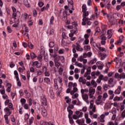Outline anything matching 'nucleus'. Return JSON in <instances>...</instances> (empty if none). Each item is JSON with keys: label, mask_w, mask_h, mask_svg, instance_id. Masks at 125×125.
I'll list each match as a JSON object with an SVG mask.
<instances>
[{"label": "nucleus", "mask_w": 125, "mask_h": 125, "mask_svg": "<svg viewBox=\"0 0 125 125\" xmlns=\"http://www.w3.org/2000/svg\"><path fill=\"white\" fill-rule=\"evenodd\" d=\"M83 14V22L82 25L85 26V25H88L89 26L91 25V21H90V19H88L86 17L88 16L89 13L88 11H87V9L86 8V5L83 4L82 6Z\"/></svg>", "instance_id": "f257e3e1"}, {"label": "nucleus", "mask_w": 125, "mask_h": 125, "mask_svg": "<svg viewBox=\"0 0 125 125\" xmlns=\"http://www.w3.org/2000/svg\"><path fill=\"white\" fill-rule=\"evenodd\" d=\"M12 10L13 11V14L12 17L15 18V19H18L20 17L21 14L19 11H16V8L15 7H12Z\"/></svg>", "instance_id": "f03ea898"}, {"label": "nucleus", "mask_w": 125, "mask_h": 125, "mask_svg": "<svg viewBox=\"0 0 125 125\" xmlns=\"http://www.w3.org/2000/svg\"><path fill=\"white\" fill-rule=\"evenodd\" d=\"M75 114H74L73 116V118L74 120H78L80 119V118H83V113L80 112L79 111H76L75 112Z\"/></svg>", "instance_id": "7ed1b4c3"}, {"label": "nucleus", "mask_w": 125, "mask_h": 125, "mask_svg": "<svg viewBox=\"0 0 125 125\" xmlns=\"http://www.w3.org/2000/svg\"><path fill=\"white\" fill-rule=\"evenodd\" d=\"M104 101H105V100H103L102 95H100L98 96L97 100L96 102L98 105H103L104 104Z\"/></svg>", "instance_id": "20e7f679"}, {"label": "nucleus", "mask_w": 125, "mask_h": 125, "mask_svg": "<svg viewBox=\"0 0 125 125\" xmlns=\"http://www.w3.org/2000/svg\"><path fill=\"white\" fill-rule=\"evenodd\" d=\"M41 101L42 105H43L44 106H46L47 105V100L46 99L45 96L43 95L41 96Z\"/></svg>", "instance_id": "39448f33"}, {"label": "nucleus", "mask_w": 125, "mask_h": 125, "mask_svg": "<svg viewBox=\"0 0 125 125\" xmlns=\"http://www.w3.org/2000/svg\"><path fill=\"white\" fill-rule=\"evenodd\" d=\"M54 87L55 89H58L57 91V95H60V93H61V89H58V85L57 84V80H54Z\"/></svg>", "instance_id": "423d86ee"}, {"label": "nucleus", "mask_w": 125, "mask_h": 125, "mask_svg": "<svg viewBox=\"0 0 125 125\" xmlns=\"http://www.w3.org/2000/svg\"><path fill=\"white\" fill-rule=\"evenodd\" d=\"M114 61L116 62V68H119L121 67V65H122V60L119 59L118 58H116L114 59Z\"/></svg>", "instance_id": "0eeeda50"}, {"label": "nucleus", "mask_w": 125, "mask_h": 125, "mask_svg": "<svg viewBox=\"0 0 125 125\" xmlns=\"http://www.w3.org/2000/svg\"><path fill=\"white\" fill-rule=\"evenodd\" d=\"M33 66H35L36 68H42V62H39L38 61H35L33 62Z\"/></svg>", "instance_id": "6e6552de"}, {"label": "nucleus", "mask_w": 125, "mask_h": 125, "mask_svg": "<svg viewBox=\"0 0 125 125\" xmlns=\"http://www.w3.org/2000/svg\"><path fill=\"white\" fill-rule=\"evenodd\" d=\"M96 64L99 70H102V69H103V67H104V64L102 62H97Z\"/></svg>", "instance_id": "1a4fd4ad"}, {"label": "nucleus", "mask_w": 125, "mask_h": 125, "mask_svg": "<svg viewBox=\"0 0 125 125\" xmlns=\"http://www.w3.org/2000/svg\"><path fill=\"white\" fill-rule=\"evenodd\" d=\"M82 98L87 104H89V102L88 101V95L86 94L85 95H82Z\"/></svg>", "instance_id": "9d476101"}, {"label": "nucleus", "mask_w": 125, "mask_h": 125, "mask_svg": "<svg viewBox=\"0 0 125 125\" xmlns=\"http://www.w3.org/2000/svg\"><path fill=\"white\" fill-rule=\"evenodd\" d=\"M48 95L49 96H50L51 98L52 99L54 98V96H55V95H54V92L53 91L52 88H50L48 92Z\"/></svg>", "instance_id": "9b49d317"}, {"label": "nucleus", "mask_w": 125, "mask_h": 125, "mask_svg": "<svg viewBox=\"0 0 125 125\" xmlns=\"http://www.w3.org/2000/svg\"><path fill=\"white\" fill-rule=\"evenodd\" d=\"M73 49H72V52L74 54V57L75 58H78L79 57V55L76 52H77V50H76V46L75 45H72Z\"/></svg>", "instance_id": "f8f14e48"}, {"label": "nucleus", "mask_w": 125, "mask_h": 125, "mask_svg": "<svg viewBox=\"0 0 125 125\" xmlns=\"http://www.w3.org/2000/svg\"><path fill=\"white\" fill-rule=\"evenodd\" d=\"M75 29L71 30V33L69 34V37H73L74 35L78 34V28H74Z\"/></svg>", "instance_id": "ddd939ff"}, {"label": "nucleus", "mask_w": 125, "mask_h": 125, "mask_svg": "<svg viewBox=\"0 0 125 125\" xmlns=\"http://www.w3.org/2000/svg\"><path fill=\"white\" fill-rule=\"evenodd\" d=\"M113 83H114V79L113 78H110L108 81V83L110 87H113V86L115 85Z\"/></svg>", "instance_id": "4468645a"}, {"label": "nucleus", "mask_w": 125, "mask_h": 125, "mask_svg": "<svg viewBox=\"0 0 125 125\" xmlns=\"http://www.w3.org/2000/svg\"><path fill=\"white\" fill-rule=\"evenodd\" d=\"M92 101H91L90 103L89 109H92L93 112H96V107H95V105H93V103H92Z\"/></svg>", "instance_id": "2eb2a0df"}, {"label": "nucleus", "mask_w": 125, "mask_h": 125, "mask_svg": "<svg viewBox=\"0 0 125 125\" xmlns=\"http://www.w3.org/2000/svg\"><path fill=\"white\" fill-rule=\"evenodd\" d=\"M78 61L83 62V64H86V63H87V60L83 59V56H81L80 58H79Z\"/></svg>", "instance_id": "dca6fc26"}, {"label": "nucleus", "mask_w": 125, "mask_h": 125, "mask_svg": "<svg viewBox=\"0 0 125 125\" xmlns=\"http://www.w3.org/2000/svg\"><path fill=\"white\" fill-rule=\"evenodd\" d=\"M74 45L75 46V48L77 51H83V49L80 44L76 43V45Z\"/></svg>", "instance_id": "f3484780"}, {"label": "nucleus", "mask_w": 125, "mask_h": 125, "mask_svg": "<svg viewBox=\"0 0 125 125\" xmlns=\"http://www.w3.org/2000/svg\"><path fill=\"white\" fill-rule=\"evenodd\" d=\"M29 70L31 73H36L37 71H38V69H37V67H35L34 66H29Z\"/></svg>", "instance_id": "a211bd4d"}, {"label": "nucleus", "mask_w": 125, "mask_h": 125, "mask_svg": "<svg viewBox=\"0 0 125 125\" xmlns=\"http://www.w3.org/2000/svg\"><path fill=\"white\" fill-rule=\"evenodd\" d=\"M99 56H100L101 57V60H104L108 56L107 54L105 53H99Z\"/></svg>", "instance_id": "6ab92c4d"}, {"label": "nucleus", "mask_w": 125, "mask_h": 125, "mask_svg": "<svg viewBox=\"0 0 125 125\" xmlns=\"http://www.w3.org/2000/svg\"><path fill=\"white\" fill-rule=\"evenodd\" d=\"M95 89L93 88H89V93L88 94V95H91L95 94Z\"/></svg>", "instance_id": "aec40b11"}, {"label": "nucleus", "mask_w": 125, "mask_h": 125, "mask_svg": "<svg viewBox=\"0 0 125 125\" xmlns=\"http://www.w3.org/2000/svg\"><path fill=\"white\" fill-rule=\"evenodd\" d=\"M103 75L101 74L99 76L98 79H97L96 83H101V81H103Z\"/></svg>", "instance_id": "412c9836"}, {"label": "nucleus", "mask_w": 125, "mask_h": 125, "mask_svg": "<svg viewBox=\"0 0 125 125\" xmlns=\"http://www.w3.org/2000/svg\"><path fill=\"white\" fill-rule=\"evenodd\" d=\"M42 114L43 117H46L47 116V110L45 108H42Z\"/></svg>", "instance_id": "4be33fe9"}, {"label": "nucleus", "mask_w": 125, "mask_h": 125, "mask_svg": "<svg viewBox=\"0 0 125 125\" xmlns=\"http://www.w3.org/2000/svg\"><path fill=\"white\" fill-rule=\"evenodd\" d=\"M121 91H122V86H119L117 89H116L114 92L115 94H120Z\"/></svg>", "instance_id": "5701e85b"}, {"label": "nucleus", "mask_w": 125, "mask_h": 125, "mask_svg": "<svg viewBox=\"0 0 125 125\" xmlns=\"http://www.w3.org/2000/svg\"><path fill=\"white\" fill-rule=\"evenodd\" d=\"M42 57H43V55L41 53L37 56V59L41 62H42Z\"/></svg>", "instance_id": "b1692460"}, {"label": "nucleus", "mask_w": 125, "mask_h": 125, "mask_svg": "<svg viewBox=\"0 0 125 125\" xmlns=\"http://www.w3.org/2000/svg\"><path fill=\"white\" fill-rule=\"evenodd\" d=\"M76 123L79 125H83L84 124V120L78 119L76 121Z\"/></svg>", "instance_id": "393cba45"}, {"label": "nucleus", "mask_w": 125, "mask_h": 125, "mask_svg": "<svg viewBox=\"0 0 125 125\" xmlns=\"http://www.w3.org/2000/svg\"><path fill=\"white\" fill-rule=\"evenodd\" d=\"M107 38L110 40L111 38H112V36H113V33H112V30H108L107 31Z\"/></svg>", "instance_id": "a878e982"}, {"label": "nucleus", "mask_w": 125, "mask_h": 125, "mask_svg": "<svg viewBox=\"0 0 125 125\" xmlns=\"http://www.w3.org/2000/svg\"><path fill=\"white\" fill-rule=\"evenodd\" d=\"M44 83H46L47 84H50L51 82H50V79L48 77H46L44 79Z\"/></svg>", "instance_id": "bb28decb"}, {"label": "nucleus", "mask_w": 125, "mask_h": 125, "mask_svg": "<svg viewBox=\"0 0 125 125\" xmlns=\"http://www.w3.org/2000/svg\"><path fill=\"white\" fill-rule=\"evenodd\" d=\"M6 86L7 87V88L6 89V91H7V92H10V91H11V86H12V85L11 83H7L6 84Z\"/></svg>", "instance_id": "cd10ccee"}, {"label": "nucleus", "mask_w": 125, "mask_h": 125, "mask_svg": "<svg viewBox=\"0 0 125 125\" xmlns=\"http://www.w3.org/2000/svg\"><path fill=\"white\" fill-rule=\"evenodd\" d=\"M5 111L7 116H10V115H11V112L10 111V109H9V108L6 107L5 108Z\"/></svg>", "instance_id": "c85d7f7f"}, {"label": "nucleus", "mask_w": 125, "mask_h": 125, "mask_svg": "<svg viewBox=\"0 0 125 125\" xmlns=\"http://www.w3.org/2000/svg\"><path fill=\"white\" fill-rule=\"evenodd\" d=\"M65 100L67 104H70V103H71V102L72 101V99H70L69 96L65 97Z\"/></svg>", "instance_id": "c756f323"}, {"label": "nucleus", "mask_w": 125, "mask_h": 125, "mask_svg": "<svg viewBox=\"0 0 125 125\" xmlns=\"http://www.w3.org/2000/svg\"><path fill=\"white\" fill-rule=\"evenodd\" d=\"M97 61V59L96 58H94L90 61L89 64L91 65H93V64H95V63H96Z\"/></svg>", "instance_id": "7c9ffc66"}, {"label": "nucleus", "mask_w": 125, "mask_h": 125, "mask_svg": "<svg viewBox=\"0 0 125 125\" xmlns=\"http://www.w3.org/2000/svg\"><path fill=\"white\" fill-rule=\"evenodd\" d=\"M98 48L99 49L101 52H104H104L107 51V50L106 49V48L104 47H100V45H99V47H98Z\"/></svg>", "instance_id": "2f4dec72"}, {"label": "nucleus", "mask_w": 125, "mask_h": 125, "mask_svg": "<svg viewBox=\"0 0 125 125\" xmlns=\"http://www.w3.org/2000/svg\"><path fill=\"white\" fill-rule=\"evenodd\" d=\"M30 57L31 58V59H35V58H37V55H36V54H35V53L31 52L30 53Z\"/></svg>", "instance_id": "473e14b6"}, {"label": "nucleus", "mask_w": 125, "mask_h": 125, "mask_svg": "<svg viewBox=\"0 0 125 125\" xmlns=\"http://www.w3.org/2000/svg\"><path fill=\"white\" fill-rule=\"evenodd\" d=\"M100 118L101 123H104L105 122V115L104 114H102L101 115Z\"/></svg>", "instance_id": "72a5a7b5"}, {"label": "nucleus", "mask_w": 125, "mask_h": 125, "mask_svg": "<svg viewBox=\"0 0 125 125\" xmlns=\"http://www.w3.org/2000/svg\"><path fill=\"white\" fill-rule=\"evenodd\" d=\"M78 91V88L77 87H74L73 88V90H71L70 92V94H74V93H76Z\"/></svg>", "instance_id": "f704fd0d"}, {"label": "nucleus", "mask_w": 125, "mask_h": 125, "mask_svg": "<svg viewBox=\"0 0 125 125\" xmlns=\"http://www.w3.org/2000/svg\"><path fill=\"white\" fill-rule=\"evenodd\" d=\"M55 63V66L56 67V68H58L60 66V65H61V63L59 62V61H56L54 62Z\"/></svg>", "instance_id": "c9c22d12"}, {"label": "nucleus", "mask_w": 125, "mask_h": 125, "mask_svg": "<svg viewBox=\"0 0 125 125\" xmlns=\"http://www.w3.org/2000/svg\"><path fill=\"white\" fill-rule=\"evenodd\" d=\"M15 20H16V19L12 17V18L10 19V24L12 25V24L15 23Z\"/></svg>", "instance_id": "e433bc0d"}, {"label": "nucleus", "mask_w": 125, "mask_h": 125, "mask_svg": "<svg viewBox=\"0 0 125 125\" xmlns=\"http://www.w3.org/2000/svg\"><path fill=\"white\" fill-rule=\"evenodd\" d=\"M23 4H24L26 7H30V4H29L28 0H23Z\"/></svg>", "instance_id": "4c0bfd02"}, {"label": "nucleus", "mask_w": 125, "mask_h": 125, "mask_svg": "<svg viewBox=\"0 0 125 125\" xmlns=\"http://www.w3.org/2000/svg\"><path fill=\"white\" fill-rule=\"evenodd\" d=\"M67 2L68 3L69 6L71 5V7H74V6L73 5V4H74L73 0H67Z\"/></svg>", "instance_id": "58836bf2"}, {"label": "nucleus", "mask_w": 125, "mask_h": 125, "mask_svg": "<svg viewBox=\"0 0 125 125\" xmlns=\"http://www.w3.org/2000/svg\"><path fill=\"white\" fill-rule=\"evenodd\" d=\"M54 22V16H52L50 19V25H53Z\"/></svg>", "instance_id": "ea45409f"}, {"label": "nucleus", "mask_w": 125, "mask_h": 125, "mask_svg": "<svg viewBox=\"0 0 125 125\" xmlns=\"http://www.w3.org/2000/svg\"><path fill=\"white\" fill-rule=\"evenodd\" d=\"M71 95H72V98H73V99H76V98H78V97H79V94L78 93L71 94Z\"/></svg>", "instance_id": "a19ab883"}, {"label": "nucleus", "mask_w": 125, "mask_h": 125, "mask_svg": "<svg viewBox=\"0 0 125 125\" xmlns=\"http://www.w3.org/2000/svg\"><path fill=\"white\" fill-rule=\"evenodd\" d=\"M14 74L15 75V77L16 80H19V76L18 75V72L17 71V70H15Z\"/></svg>", "instance_id": "79ce46f5"}, {"label": "nucleus", "mask_w": 125, "mask_h": 125, "mask_svg": "<svg viewBox=\"0 0 125 125\" xmlns=\"http://www.w3.org/2000/svg\"><path fill=\"white\" fill-rule=\"evenodd\" d=\"M91 83L92 84L93 87H96L97 86V83L93 80L91 81Z\"/></svg>", "instance_id": "37998d69"}, {"label": "nucleus", "mask_w": 125, "mask_h": 125, "mask_svg": "<svg viewBox=\"0 0 125 125\" xmlns=\"http://www.w3.org/2000/svg\"><path fill=\"white\" fill-rule=\"evenodd\" d=\"M67 112H68V117H72V115L74 113L71 109L69 108L67 109Z\"/></svg>", "instance_id": "c03bdc74"}, {"label": "nucleus", "mask_w": 125, "mask_h": 125, "mask_svg": "<svg viewBox=\"0 0 125 125\" xmlns=\"http://www.w3.org/2000/svg\"><path fill=\"white\" fill-rule=\"evenodd\" d=\"M72 25L74 26V29L78 28L77 27L78 26V21H74L72 22Z\"/></svg>", "instance_id": "a18cd8bd"}, {"label": "nucleus", "mask_w": 125, "mask_h": 125, "mask_svg": "<svg viewBox=\"0 0 125 125\" xmlns=\"http://www.w3.org/2000/svg\"><path fill=\"white\" fill-rule=\"evenodd\" d=\"M84 48L85 51H89V50H90L91 47L90 46L85 45L84 46Z\"/></svg>", "instance_id": "49530a36"}, {"label": "nucleus", "mask_w": 125, "mask_h": 125, "mask_svg": "<svg viewBox=\"0 0 125 125\" xmlns=\"http://www.w3.org/2000/svg\"><path fill=\"white\" fill-rule=\"evenodd\" d=\"M110 87V85H108L107 84H105L103 86V87L104 90H107L108 88Z\"/></svg>", "instance_id": "de8ad7c7"}, {"label": "nucleus", "mask_w": 125, "mask_h": 125, "mask_svg": "<svg viewBox=\"0 0 125 125\" xmlns=\"http://www.w3.org/2000/svg\"><path fill=\"white\" fill-rule=\"evenodd\" d=\"M91 45H93V46L94 47H99V45L98 44H97L95 42H92L90 43Z\"/></svg>", "instance_id": "09e8293b"}, {"label": "nucleus", "mask_w": 125, "mask_h": 125, "mask_svg": "<svg viewBox=\"0 0 125 125\" xmlns=\"http://www.w3.org/2000/svg\"><path fill=\"white\" fill-rule=\"evenodd\" d=\"M124 36H121L119 37V40L118 41V43L123 42H124Z\"/></svg>", "instance_id": "8fccbe9b"}, {"label": "nucleus", "mask_w": 125, "mask_h": 125, "mask_svg": "<svg viewBox=\"0 0 125 125\" xmlns=\"http://www.w3.org/2000/svg\"><path fill=\"white\" fill-rule=\"evenodd\" d=\"M55 46V45L54 44V42H50L49 44V47H50L51 48H53V47H54Z\"/></svg>", "instance_id": "3c124183"}, {"label": "nucleus", "mask_w": 125, "mask_h": 125, "mask_svg": "<svg viewBox=\"0 0 125 125\" xmlns=\"http://www.w3.org/2000/svg\"><path fill=\"white\" fill-rule=\"evenodd\" d=\"M75 66H77L78 67H79L80 68H82L83 67V64L81 63H79L78 62H76L75 63Z\"/></svg>", "instance_id": "603ef678"}, {"label": "nucleus", "mask_w": 125, "mask_h": 125, "mask_svg": "<svg viewBox=\"0 0 125 125\" xmlns=\"http://www.w3.org/2000/svg\"><path fill=\"white\" fill-rule=\"evenodd\" d=\"M21 105L23 106L26 103V99L22 98L21 99Z\"/></svg>", "instance_id": "864d4df0"}, {"label": "nucleus", "mask_w": 125, "mask_h": 125, "mask_svg": "<svg viewBox=\"0 0 125 125\" xmlns=\"http://www.w3.org/2000/svg\"><path fill=\"white\" fill-rule=\"evenodd\" d=\"M107 97H108V94L107 93H104L103 96V100L105 101L106 98H107Z\"/></svg>", "instance_id": "5fc2aeb1"}, {"label": "nucleus", "mask_w": 125, "mask_h": 125, "mask_svg": "<svg viewBox=\"0 0 125 125\" xmlns=\"http://www.w3.org/2000/svg\"><path fill=\"white\" fill-rule=\"evenodd\" d=\"M63 69L62 67H60L59 69V75H62V74H63Z\"/></svg>", "instance_id": "6e6d98bb"}, {"label": "nucleus", "mask_w": 125, "mask_h": 125, "mask_svg": "<svg viewBox=\"0 0 125 125\" xmlns=\"http://www.w3.org/2000/svg\"><path fill=\"white\" fill-rule=\"evenodd\" d=\"M75 108V106H74V105L69 104L68 106L67 107V109L69 108V109H74Z\"/></svg>", "instance_id": "4d7b16f0"}, {"label": "nucleus", "mask_w": 125, "mask_h": 125, "mask_svg": "<svg viewBox=\"0 0 125 125\" xmlns=\"http://www.w3.org/2000/svg\"><path fill=\"white\" fill-rule=\"evenodd\" d=\"M44 76L45 77H49L50 76V73L49 71H47V70L44 72Z\"/></svg>", "instance_id": "13d9d810"}, {"label": "nucleus", "mask_w": 125, "mask_h": 125, "mask_svg": "<svg viewBox=\"0 0 125 125\" xmlns=\"http://www.w3.org/2000/svg\"><path fill=\"white\" fill-rule=\"evenodd\" d=\"M49 66H50V67H51V68H52V67H53V66H54V62L52 61H50L49 62Z\"/></svg>", "instance_id": "bf43d9fd"}, {"label": "nucleus", "mask_w": 125, "mask_h": 125, "mask_svg": "<svg viewBox=\"0 0 125 125\" xmlns=\"http://www.w3.org/2000/svg\"><path fill=\"white\" fill-rule=\"evenodd\" d=\"M28 47H29V48H30V49H33V48H34V45H33V44H32V43L29 42L28 43Z\"/></svg>", "instance_id": "052dcab7"}, {"label": "nucleus", "mask_w": 125, "mask_h": 125, "mask_svg": "<svg viewBox=\"0 0 125 125\" xmlns=\"http://www.w3.org/2000/svg\"><path fill=\"white\" fill-rule=\"evenodd\" d=\"M33 16L34 17H36V16H37L38 14V13H37V10H36V9H33Z\"/></svg>", "instance_id": "680f3d73"}, {"label": "nucleus", "mask_w": 125, "mask_h": 125, "mask_svg": "<svg viewBox=\"0 0 125 125\" xmlns=\"http://www.w3.org/2000/svg\"><path fill=\"white\" fill-rule=\"evenodd\" d=\"M69 119V122L71 125H73L74 124V120H73V118L71 117H68Z\"/></svg>", "instance_id": "e2e57ef3"}, {"label": "nucleus", "mask_w": 125, "mask_h": 125, "mask_svg": "<svg viewBox=\"0 0 125 125\" xmlns=\"http://www.w3.org/2000/svg\"><path fill=\"white\" fill-rule=\"evenodd\" d=\"M95 72H92L91 73L92 79H96V76H95Z\"/></svg>", "instance_id": "0e129e2a"}, {"label": "nucleus", "mask_w": 125, "mask_h": 125, "mask_svg": "<svg viewBox=\"0 0 125 125\" xmlns=\"http://www.w3.org/2000/svg\"><path fill=\"white\" fill-rule=\"evenodd\" d=\"M29 118V114H26L24 115V121H27V120H28Z\"/></svg>", "instance_id": "69168bd1"}, {"label": "nucleus", "mask_w": 125, "mask_h": 125, "mask_svg": "<svg viewBox=\"0 0 125 125\" xmlns=\"http://www.w3.org/2000/svg\"><path fill=\"white\" fill-rule=\"evenodd\" d=\"M90 123H91V119H90V118H87V119H86V123L88 124H90Z\"/></svg>", "instance_id": "338daca9"}, {"label": "nucleus", "mask_w": 125, "mask_h": 125, "mask_svg": "<svg viewBox=\"0 0 125 125\" xmlns=\"http://www.w3.org/2000/svg\"><path fill=\"white\" fill-rule=\"evenodd\" d=\"M121 117H122V118H123V119H125V109L122 113Z\"/></svg>", "instance_id": "774afa93"}]
</instances>
